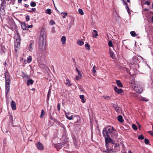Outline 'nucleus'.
Listing matches in <instances>:
<instances>
[{"label": "nucleus", "instance_id": "f257e3e1", "mask_svg": "<svg viewBox=\"0 0 153 153\" xmlns=\"http://www.w3.org/2000/svg\"><path fill=\"white\" fill-rule=\"evenodd\" d=\"M105 146L106 149L113 148V144H114V141L110 137H108L105 138Z\"/></svg>", "mask_w": 153, "mask_h": 153}, {"label": "nucleus", "instance_id": "f03ea898", "mask_svg": "<svg viewBox=\"0 0 153 153\" xmlns=\"http://www.w3.org/2000/svg\"><path fill=\"white\" fill-rule=\"evenodd\" d=\"M14 38L16 39V41L14 43V47L15 50L17 51V49L20 47V37L18 33H17V34L16 35Z\"/></svg>", "mask_w": 153, "mask_h": 153}, {"label": "nucleus", "instance_id": "7ed1b4c3", "mask_svg": "<svg viewBox=\"0 0 153 153\" xmlns=\"http://www.w3.org/2000/svg\"><path fill=\"white\" fill-rule=\"evenodd\" d=\"M107 130L108 132V133L110 134V133L114 135L117 136V133L116 132V130L114 128L111 127L110 126H108L107 127H105Z\"/></svg>", "mask_w": 153, "mask_h": 153}, {"label": "nucleus", "instance_id": "20e7f679", "mask_svg": "<svg viewBox=\"0 0 153 153\" xmlns=\"http://www.w3.org/2000/svg\"><path fill=\"white\" fill-rule=\"evenodd\" d=\"M134 89L135 91L139 94L140 93L143 91L142 88L138 85H136L134 86Z\"/></svg>", "mask_w": 153, "mask_h": 153}, {"label": "nucleus", "instance_id": "39448f33", "mask_svg": "<svg viewBox=\"0 0 153 153\" xmlns=\"http://www.w3.org/2000/svg\"><path fill=\"white\" fill-rule=\"evenodd\" d=\"M103 152L106 153H116L115 151L113 150V148H111L108 149H104L102 151Z\"/></svg>", "mask_w": 153, "mask_h": 153}, {"label": "nucleus", "instance_id": "423d86ee", "mask_svg": "<svg viewBox=\"0 0 153 153\" xmlns=\"http://www.w3.org/2000/svg\"><path fill=\"white\" fill-rule=\"evenodd\" d=\"M72 138L74 146L76 148H78L79 147L80 145L79 142L74 136Z\"/></svg>", "mask_w": 153, "mask_h": 153}, {"label": "nucleus", "instance_id": "0eeeda50", "mask_svg": "<svg viewBox=\"0 0 153 153\" xmlns=\"http://www.w3.org/2000/svg\"><path fill=\"white\" fill-rule=\"evenodd\" d=\"M45 40L44 39L40 38L39 41V47L43 49L42 47L45 46L44 43Z\"/></svg>", "mask_w": 153, "mask_h": 153}, {"label": "nucleus", "instance_id": "6e6552de", "mask_svg": "<svg viewBox=\"0 0 153 153\" xmlns=\"http://www.w3.org/2000/svg\"><path fill=\"white\" fill-rule=\"evenodd\" d=\"M113 106L114 107L115 111L118 114L120 113L121 112V108L117 105L113 104Z\"/></svg>", "mask_w": 153, "mask_h": 153}, {"label": "nucleus", "instance_id": "1a4fd4ad", "mask_svg": "<svg viewBox=\"0 0 153 153\" xmlns=\"http://www.w3.org/2000/svg\"><path fill=\"white\" fill-rule=\"evenodd\" d=\"M102 134L104 137L105 138V137L107 138L108 137H110L109 134L107 130L105 127L103 129Z\"/></svg>", "mask_w": 153, "mask_h": 153}, {"label": "nucleus", "instance_id": "9d476101", "mask_svg": "<svg viewBox=\"0 0 153 153\" xmlns=\"http://www.w3.org/2000/svg\"><path fill=\"white\" fill-rule=\"evenodd\" d=\"M40 36H41L42 38L44 39L46 37V33H45V29L44 28H42L40 32Z\"/></svg>", "mask_w": 153, "mask_h": 153}, {"label": "nucleus", "instance_id": "9b49d317", "mask_svg": "<svg viewBox=\"0 0 153 153\" xmlns=\"http://www.w3.org/2000/svg\"><path fill=\"white\" fill-rule=\"evenodd\" d=\"M114 90L115 91L117 94H121L123 91L122 89L121 88H118L116 86H115L114 87Z\"/></svg>", "mask_w": 153, "mask_h": 153}, {"label": "nucleus", "instance_id": "f8f14e48", "mask_svg": "<svg viewBox=\"0 0 153 153\" xmlns=\"http://www.w3.org/2000/svg\"><path fill=\"white\" fill-rule=\"evenodd\" d=\"M63 144L62 143H58L54 145V147L57 150L61 149L62 147V146Z\"/></svg>", "mask_w": 153, "mask_h": 153}, {"label": "nucleus", "instance_id": "ddd939ff", "mask_svg": "<svg viewBox=\"0 0 153 153\" xmlns=\"http://www.w3.org/2000/svg\"><path fill=\"white\" fill-rule=\"evenodd\" d=\"M37 148L40 150H42L43 149V146L42 144L40 143L39 142H38L36 145Z\"/></svg>", "mask_w": 153, "mask_h": 153}, {"label": "nucleus", "instance_id": "4468645a", "mask_svg": "<svg viewBox=\"0 0 153 153\" xmlns=\"http://www.w3.org/2000/svg\"><path fill=\"white\" fill-rule=\"evenodd\" d=\"M11 106L13 110H15L16 109V104L14 101L12 100L11 104Z\"/></svg>", "mask_w": 153, "mask_h": 153}, {"label": "nucleus", "instance_id": "2eb2a0df", "mask_svg": "<svg viewBox=\"0 0 153 153\" xmlns=\"http://www.w3.org/2000/svg\"><path fill=\"white\" fill-rule=\"evenodd\" d=\"M34 42L33 41L31 42L30 44L29 47V51L30 52H32L33 51V48L32 47H33V45H34Z\"/></svg>", "mask_w": 153, "mask_h": 153}, {"label": "nucleus", "instance_id": "dca6fc26", "mask_svg": "<svg viewBox=\"0 0 153 153\" xmlns=\"http://www.w3.org/2000/svg\"><path fill=\"white\" fill-rule=\"evenodd\" d=\"M117 86L119 87H123V86L121 81L120 80H117L116 81Z\"/></svg>", "mask_w": 153, "mask_h": 153}, {"label": "nucleus", "instance_id": "f3484780", "mask_svg": "<svg viewBox=\"0 0 153 153\" xmlns=\"http://www.w3.org/2000/svg\"><path fill=\"white\" fill-rule=\"evenodd\" d=\"M65 115L66 117H67V118L69 120H71L73 119V115H71V116H68V115H70V114L69 113H66L65 112Z\"/></svg>", "mask_w": 153, "mask_h": 153}, {"label": "nucleus", "instance_id": "a211bd4d", "mask_svg": "<svg viewBox=\"0 0 153 153\" xmlns=\"http://www.w3.org/2000/svg\"><path fill=\"white\" fill-rule=\"evenodd\" d=\"M65 83L68 87L72 85L70 80L68 78L66 79V82H65Z\"/></svg>", "mask_w": 153, "mask_h": 153}, {"label": "nucleus", "instance_id": "6ab92c4d", "mask_svg": "<svg viewBox=\"0 0 153 153\" xmlns=\"http://www.w3.org/2000/svg\"><path fill=\"white\" fill-rule=\"evenodd\" d=\"M79 98L81 100V101L83 103L86 102V99L84 98V96L83 95H80Z\"/></svg>", "mask_w": 153, "mask_h": 153}, {"label": "nucleus", "instance_id": "aec40b11", "mask_svg": "<svg viewBox=\"0 0 153 153\" xmlns=\"http://www.w3.org/2000/svg\"><path fill=\"white\" fill-rule=\"evenodd\" d=\"M117 119L118 121L121 123H122L124 121L123 117L121 115H118L117 117Z\"/></svg>", "mask_w": 153, "mask_h": 153}, {"label": "nucleus", "instance_id": "412c9836", "mask_svg": "<svg viewBox=\"0 0 153 153\" xmlns=\"http://www.w3.org/2000/svg\"><path fill=\"white\" fill-rule=\"evenodd\" d=\"M10 89V86L5 85V94L7 95L9 92Z\"/></svg>", "mask_w": 153, "mask_h": 153}, {"label": "nucleus", "instance_id": "4be33fe9", "mask_svg": "<svg viewBox=\"0 0 153 153\" xmlns=\"http://www.w3.org/2000/svg\"><path fill=\"white\" fill-rule=\"evenodd\" d=\"M51 90L50 89H49L48 90V93L47 95V102H48L50 98V96L51 94Z\"/></svg>", "mask_w": 153, "mask_h": 153}, {"label": "nucleus", "instance_id": "5701e85b", "mask_svg": "<svg viewBox=\"0 0 153 153\" xmlns=\"http://www.w3.org/2000/svg\"><path fill=\"white\" fill-rule=\"evenodd\" d=\"M62 43V44H64L65 43L66 38V37L64 36H63L61 39Z\"/></svg>", "mask_w": 153, "mask_h": 153}, {"label": "nucleus", "instance_id": "b1692460", "mask_svg": "<svg viewBox=\"0 0 153 153\" xmlns=\"http://www.w3.org/2000/svg\"><path fill=\"white\" fill-rule=\"evenodd\" d=\"M77 43L79 45L82 46L84 44V42L81 40L79 39L77 41Z\"/></svg>", "mask_w": 153, "mask_h": 153}, {"label": "nucleus", "instance_id": "393cba45", "mask_svg": "<svg viewBox=\"0 0 153 153\" xmlns=\"http://www.w3.org/2000/svg\"><path fill=\"white\" fill-rule=\"evenodd\" d=\"M33 81L32 79H29L27 80V85L28 86L30 85H32L33 84Z\"/></svg>", "mask_w": 153, "mask_h": 153}, {"label": "nucleus", "instance_id": "a878e982", "mask_svg": "<svg viewBox=\"0 0 153 153\" xmlns=\"http://www.w3.org/2000/svg\"><path fill=\"white\" fill-rule=\"evenodd\" d=\"M92 34L93 36L95 38H96L97 36H98L97 32L95 30H93V33Z\"/></svg>", "mask_w": 153, "mask_h": 153}, {"label": "nucleus", "instance_id": "bb28decb", "mask_svg": "<svg viewBox=\"0 0 153 153\" xmlns=\"http://www.w3.org/2000/svg\"><path fill=\"white\" fill-rule=\"evenodd\" d=\"M109 53L111 57L113 59H114V53L110 49L109 50Z\"/></svg>", "mask_w": 153, "mask_h": 153}, {"label": "nucleus", "instance_id": "cd10ccee", "mask_svg": "<svg viewBox=\"0 0 153 153\" xmlns=\"http://www.w3.org/2000/svg\"><path fill=\"white\" fill-rule=\"evenodd\" d=\"M22 28L24 30H25L26 29L27 26L25 23H22L21 25Z\"/></svg>", "mask_w": 153, "mask_h": 153}, {"label": "nucleus", "instance_id": "c85d7f7f", "mask_svg": "<svg viewBox=\"0 0 153 153\" xmlns=\"http://www.w3.org/2000/svg\"><path fill=\"white\" fill-rule=\"evenodd\" d=\"M45 114V112L44 110H42L41 111L40 117L41 118H43Z\"/></svg>", "mask_w": 153, "mask_h": 153}, {"label": "nucleus", "instance_id": "c756f323", "mask_svg": "<svg viewBox=\"0 0 153 153\" xmlns=\"http://www.w3.org/2000/svg\"><path fill=\"white\" fill-rule=\"evenodd\" d=\"M61 14H63L62 18L64 19L66 17L68 16V14L66 12H62L61 13Z\"/></svg>", "mask_w": 153, "mask_h": 153}, {"label": "nucleus", "instance_id": "7c9ffc66", "mask_svg": "<svg viewBox=\"0 0 153 153\" xmlns=\"http://www.w3.org/2000/svg\"><path fill=\"white\" fill-rule=\"evenodd\" d=\"M130 34L131 35L135 37L137 35V34L134 31H131L130 32Z\"/></svg>", "mask_w": 153, "mask_h": 153}, {"label": "nucleus", "instance_id": "2f4dec72", "mask_svg": "<svg viewBox=\"0 0 153 153\" xmlns=\"http://www.w3.org/2000/svg\"><path fill=\"white\" fill-rule=\"evenodd\" d=\"M85 48L88 50H90V46L88 43L85 44Z\"/></svg>", "mask_w": 153, "mask_h": 153}, {"label": "nucleus", "instance_id": "473e14b6", "mask_svg": "<svg viewBox=\"0 0 153 153\" xmlns=\"http://www.w3.org/2000/svg\"><path fill=\"white\" fill-rule=\"evenodd\" d=\"M32 57L31 56H29L27 58V62L29 63H30L32 61Z\"/></svg>", "mask_w": 153, "mask_h": 153}, {"label": "nucleus", "instance_id": "72a5a7b5", "mask_svg": "<svg viewBox=\"0 0 153 153\" xmlns=\"http://www.w3.org/2000/svg\"><path fill=\"white\" fill-rule=\"evenodd\" d=\"M5 81L10 82V78L9 76L7 77L5 74Z\"/></svg>", "mask_w": 153, "mask_h": 153}, {"label": "nucleus", "instance_id": "f704fd0d", "mask_svg": "<svg viewBox=\"0 0 153 153\" xmlns=\"http://www.w3.org/2000/svg\"><path fill=\"white\" fill-rule=\"evenodd\" d=\"M46 13L48 14H51V10L50 9H47L45 11Z\"/></svg>", "mask_w": 153, "mask_h": 153}, {"label": "nucleus", "instance_id": "c9c22d12", "mask_svg": "<svg viewBox=\"0 0 153 153\" xmlns=\"http://www.w3.org/2000/svg\"><path fill=\"white\" fill-rule=\"evenodd\" d=\"M23 77L24 78H25L26 79H28L29 78V76L28 75L24 73L23 75Z\"/></svg>", "mask_w": 153, "mask_h": 153}, {"label": "nucleus", "instance_id": "e433bc0d", "mask_svg": "<svg viewBox=\"0 0 153 153\" xmlns=\"http://www.w3.org/2000/svg\"><path fill=\"white\" fill-rule=\"evenodd\" d=\"M144 139V137L142 134H140L138 136V139L142 140Z\"/></svg>", "mask_w": 153, "mask_h": 153}, {"label": "nucleus", "instance_id": "4c0bfd02", "mask_svg": "<svg viewBox=\"0 0 153 153\" xmlns=\"http://www.w3.org/2000/svg\"><path fill=\"white\" fill-rule=\"evenodd\" d=\"M30 5L32 7H34L36 6V3L32 1L30 2Z\"/></svg>", "mask_w": 153, "mask_h": 153}, {"label": "nucleus", "instance_id": "58836bf2", "mask_svg": "<svg viewBox=\"0 0 153 153\" xmlns=\"http://www.w3.org/2000/svg\"><path fill=\"white\" fill-rule=\"evenodd\" d=\"M36 10V9L35 8H32L31 10H27V11L28 12H30V13H32L33 12H35Z\"/></svg>", "mask_w": 153, "mask_h": 153}, {"label": "nucleus", "instance_id": "ea45409f", "mask_svg": "<svg viewBox=\"0 0 153 153\" xmlns=\"http://www.w3.org/2000/svg\"><path fill=\"white\" fill-rule=\"evenodd\" d=\"M132 128L134 130H137V126L134 124H132Z\"/></svg>", "mask_w": 153, "mask_h": 153}, {"label": "nucleus", "instance_id": "a19ab883", "mask_svg": "<svg viewBox=\"0 0 153 153\" xmlns=\"http://www.w3.org/2000/svg\"><path fill=\"white\" fill-rule=\"evenodd\" d=\"M108 44L109 46L110 47H113V46L111 41H109L108 42Z\"/></svg>", "mask_w": 153, "mask_h": 153}, {"label": "nucleus", "instance_id": "79ce46f5", "mask_svg": "<svg viewBox=\"0 0 153 153\" xmlns=\"http://www.w3.org/2000/svg\"><path fill=\"white\" fill-rule=\"evenodd\" d=\"M103 97L104 98V99L106 100H108L110 99L111 97L109 96H103Z\"/></svg>", "mask_w": 153, "mask_h": 153}, {"label": "nucleus", "instance_id": "37998d69", "mask_svg": "<svg viewBox=\"0 0 153 153\" xmlns=\"http://www.w3.org/2000/svg\"><path fill=\"white\" fill-rule=\"evenodd\" d=\"M79 13L81 15H83L84 14V13L82 10L81 9H80L78 10Z\"/></svg>", "mask_w": 153, "mask_h": 153}, {"label": "nucleus", "instance_id": "c03bdc74", "mask_svg": "<svg viewBox=\"0 0 153 153\" xmlns=\"http://www.w3.org/2000/svg\"><path fill=\"white\" fill-rule=\"evenodd\" d=\"M144 142H145V143L147 145L148 144L150 143L149 140L147 139H146V138H145L144 139Z\"/></svg>", "mask_w": 153, "mask_h": 153}, {"label": "nucleus", "instance_id": "a18cd8bd", "mask_svg": "<svg viewBox=\"0 0 153 153\" xmlns=\"http://www.w3.org/2000/svg\"><path fill=\"white\" fill-rule=\"evenodd\" d=\"M76 71L78 72L79 76H82L81 74V73L79 71L78 69V68H76Z\"/></svg>", "mask_w": 153, "mask_h": 153}, {"label": "nucleus", "instance_id": "49530a36", "mask_svg": "<svg viewBox=\"0 0 153 153\" xmlns=\"http://www.w3.org/2000/svg\"><path fill=\"white\" fill-rule=\"evenodd\" d=\"M57 110L58 111H60V103H58L57 105Z\"/></svg>", "mask_w": 153, "mask_h": 153}, {"label": "nucleus", "instance_id": "de8ad7c7", "mask_svg": "<svg viewBox=\"0 0 153 153\" xmlns=\"http://www.w3.org/2000/svg\"><path fill=\"white\" fill-rule=\"evenodd\" d=\"M126 9L127 10L128 14L130 13L131 12L130 9H129V7L128 6H127L126 7Z\"/></svg>", "mask_w": 153, "mask_h": 153}, {"label": "nucleus", "instance_id": "09e8293b", "mask_svg": "<svg viewBox=\"0 0 153 153\" xmlns=\"http://www.w3.org/2000/svg\"><path fill=\"white\" fill-rule=\"evenodd\" d=\"M114 149L115 150H117L115 149V148L119 146V144L118 143H114Z\"/></svg>", "mask_w": 153, "mask_h": 153}, {"label": "nucleus", "instance_id": "8fccbe9b", "mask_svg": "<svg viewBox=\"0 0 153 153\" xmlns=\"http://www.w3.org/2000/svg\"><path fill=\"white\" fill-rule=\"evenodd\" d=\"M1 1H2V3L1 4V7H2L4 5V2H5V0H1Z\"/></svg>", "mask_w": 153, "mask_h": 153}, {"label": "nucleus", "instance_id": "3c124183", "mask_svg": "<svg viewBox=\"0 0 153 153\" xmlns=\"http://www.w3.org/2000/svg\"><path fill=\"white\" fill-rule=\"evenodd\" d=\"M10 82L5 81V85L8 86H10Z\"/></svg>", "mask_w": 153, "mask_h": 153}, {"label": "nucleus", "instance_id": "603ef678", "mask_svg": "<svg viewBox=\"0 0 153 153\" xmlns=\"http://www.w3.org/2000/svg\"><path fill=\"white\" fill-rule=\"evenodd\" d=\"M95 67V66H94V67L93 68V69L92 70V71L94 74H95L96 72V70L95 69V68H94Z\"/></svg>", "mask_w": 153, "mask_h": 153}, {"label": "nucleus", "instance_id": "864d4df0", "mask_svg": "<svg viewBox=\"0 0 153 153\" xmlns=\"http://www.w3.org/2000/svg\"><path fill=\"white\" fill-rule=\"evenodd\" d=\"M30 20V16L29 15H27L26 17V20L27 22Z\"/></svg>", "mask_w": 153, "mask_h": 153}, {"label": "nucleus", "instance_id": "5fc2aeb1", "mask_svg": "<svg viewBox=\"0 0 153 153\" xmlns=\"http://www.w3.org/2000/svg\"><path fill=\"white\" fill-rule=\"evenodd\" d=\"M144 4H147V5H149L150 4V2L149 1H146L145 2Z\"/></svg>", "mask_w": 153, "mask_h": 153}, {"label": "nucleus", "instance_id": "6e6d98bb", "mask_svg": "<svg viewBox=\"0 0 153 153\" xmlns=\"http://www.w3.org/2000/svg\"><path fill=\"white\" fill-rule=\"evenodd\" d=\"M142 100L143 101H148L147 99L144 97L142 98Z\"/></svg>", "mask_w": 153, "mask_h": 153}, {"label": "nucleus", "instance_id": "4d7b16f0", "mask_svg": "<svg viewBox=\"0 0 153 153\" xmlns=\"http://www.w3.org/2000/svg\"><path fill=\"white\" fill-rule=\"evenodd\" d=\"M123 4L124 5H126V6H128V4L124 0L123 1Z\"/></svg>", "mask_w": 153, "mask_h": 153}, {"label": "nucleus", "instance_id": "13d9d810", "mask_svg": "<svg viewBox=\"0 0 153 153\" xmlns=\"http://www.w3.org/2000/svg\"><path fill=\"white\" fill-rule=\"evenodd\" d=\"M148 132L150 133L151 135L153 136V131L152 132L150 131H149Z\"/></svg>", "mask_w": 153, "mask_h": 153}, {"label": "nucleus", "instance_id": "bf43d9fd", "mask_svg": "<svg viewBox=\"0 0 153 153\" xmlns=\"http://www.w3.org/2000/svg\"><path fill=\"white\" fill-rule=\"evenodd\" d=\"M5 5L3 6V7H1V6L0 8L2 9V10H5Z\"/></svg>", "mask_w": 153, "mask_h": 153}, {"label": "nucleus", "instance_id": "052dcab7", "mask_svg": "<svg viewBox=\"0 0 153 153\" xmlns=\"http://www.w3.org/2000/svg\"><path fill=\"white\" fill-rule=\"evenodd\" d=\"M24 6L26 8H28V7L29 6V5L27 4H25L24 5Z\"/></svg>", "mask_w": 153, "mask_h": 153}, {"label": "nucleus", "instance_id": "680f3d73", "mask_svg": "<svg viewBox=\"0 0 153 153\" xmlns=\"http://www.w3.org/2000/svg\"><path fill=\"white\" fill-rule=\"evenodd\" d=\"M27 27L28 28H32L33 27V25H28L27 26Z\"/></svg>", "mask_w": 153, "mask_h": 153}, {"label": "nucleus", "instance_id": "e2e57ef3", "mask_svg": "<svg viewBox=\"0 0 153 153\" xmlns=\"http://www.w3.org/2000/svg\"><path fill=\"white\" fill-rule=\"evenodd\" d=\"M151 21L152 23H153V16L152 17L151 19Z\"/></svg>", "mask_w": 153, "mask_h": 153}, {"label": "nucleus", "instance_id": "0e129e2a", "mask_svg": "<svg viewBox=\"0 0 153 153\" xmlns=\"http://www.w3.org/2000/svg\"><path fill=\"white\" fill-rule=\"evenodd\" d=\"M51 23H52V25H53V24H55V22L53 21H51Z\"/></svg>", "mask_w": 153, "mask_h": 153}, {"label": "nucleus", "instance_id": "69168bd1", "mask_svg": "<svg viewBox=\"0 0 153 153\" xmlns=\"http://www.w3.org/2000/svg\"><path fill=\"white\" fill-rule=\"evenodd\" d=\"M22 0H18V2L19 3H20L22 1Z\"/></svg>", "mask_w": 153, "mask_h": 153}, {"label": "nucleus", "instance_id": "338daca9", "mask_svg": "<svg viewBox=\"0 0 153 153\" xmlns=\"http://www.w3.org/2000/svg\"><path fill=\"white\" fill-rule=\"evenodd\" d=\"M4 66H6V65H7V63L5 62L4 63Z\"/></svg>", "mask_w": 153, "mask_h": 153}, {"label": "nucleus", "instance_id": "774afa93", "mask_svg": "<svg viewBox=\"0 0 153 153\" xmlns=\"http://www.w3.org/2000/svg\"><path fill=\"white\" fill-rule=\"evenodd\" d=\"M128 153H132L131 151V150H129L128 152Z\"/></svg>", "mask_w": 153, "mask_h": 153}]
</instances>
